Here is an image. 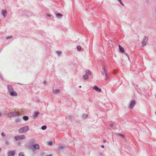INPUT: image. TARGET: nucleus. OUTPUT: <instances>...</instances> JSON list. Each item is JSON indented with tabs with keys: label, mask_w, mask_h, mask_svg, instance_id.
<instances>
[{
	"label": "nucleus",
	"mask_w": 156,
	"mask_h": 156,
	"mask_svg": "<svg viewBox=\"0 0 156 156\" xmlns=\"http://www.w3.org/2000/svg\"><path fill=\"white\" fill-rule=\"evenodd\" d=\"M5 143V144H6V145H9V143H8V142H7V141Z\"/></svg>",
	"instance_id": "nucleus-35"
},
{
	"label": "nucleus",
	"mask_w": 156,
	"mask_h": 156,
	"mask_svg": "<svg viewBox=\"0 0 156 156\" xmlns=\"http://www.w3.org/2000/svg\"><path fill=\"white\" fill-rule=\"evenodd\" d=\"M19 156H24V153L23 152H20L19 154Z\"/></svg>",
	"instance_id": "nucleus-25"
},
{
	"label": "nucleus",
	"mask_w": 156,
	"mask_h": 156,
	"mask_svg": "<svg viewBox=\"0 0 156 156\" xmlns=\"http://www.w3.org/2000/svg\"><path fill=\"white\" fill-rule=\"evenodd\" d=\"M155 114H156V112H155Z\"/></svg>",
	"instance_id": "nucleus-44"
},
{
	"label": "nucleus",
	"mask_w": 156,
	"mask_h": 156,
	"mask_svg": "<svg viewBox=\"0 0 156 156\" xmlns=\"http://www.w3.org/2000/svg\"><path fill=\"white\" fill-rule=\"evenodd\" d=\"M93 89H95L96 91L98 92H100L101 91V88H99L97 86H94L93 87Z\"/></svg>",
	"instance_id": "nucleus-9"
},
{
	"label": "nucleus",
	"mask_w": 156,
	"mask_h": 156,
	"mask_svg": "<svg viewBox=\"0 0 156 156\" xmlns=\"http://www.w3.org/2000/svg\"><path fill=\"white\" fill-rule=\"evenodd\" d=\"M118 0L119 2L120 3V4H121L122 5L124 6V4L122 2L121 0Z\"/></svg>",
	"instance_id": "nucleus-28"
},
{
	"label": "nucleus",
	"mask_w": 156,
	"mask_h": 156,
	"mask_svg": "<svg viewBox=\"0 0 156 156\" xmlns=\"http://www.w3.org/2000/svg\"><path fill=\"white\" fill-rule=\"evenodd\" d=\"M47 128V126L45 125L41 127V129L43 130H44Z\"/></svg>",
	"instance_id": "nucleus-24"
},
{
	"label": "nucleus",
	"mask_w": 156,
	"mask_h": 156,
	"mask_svg": "<svg viewBox=\"0 0 156 156\" xmlns=\"http://www.w3.org/2000/svg\"><path fill=\"white\" fill-rule=\"evenodd\" d=\"M148 37L146 36H144L143 41L141 43V45L142 46L145 45L147 42Z\"/></svg>",
	"instance_id": "nucleus-5"
},
{
	"label": "nucleus",
	"mask_w": 156,
	"mask_h": 156,
	"mask_svg": "<svg viewBox=\"0 0 156 156\" xmlns=\"http://www.w3.org/2000/svg\"><path fill=\"white\" fill-rule=\"evenodd\" d=\"M48 144L50 145H51L52 144V141H51L49 142L48 143Z\"/></svg>",
	"instance_id": "nucleus-31"
},
{
	"label": "nucleus",
	"mask_w": 156,
	"mask_h": 156,
	"mask_svg": "<svg viewBox=\"0 0 156 156\" xmlns=\"http://www.w3.org/2000/svg\"><path fill=\"white\" fill-rule=\"evenodd\" d=\"M47 16L50 17L51 16V15L49 14H48L47 15Z\"/></svg>",
	"instance_id": "nucleus-40"
},
{
	"label": "nucleus",
	"mask_w": 156,
	"mask_h": 156,
	"mask_svg": "<svg viewBox=\"0 0 156 156\" xmlns=\"http://www.w3.org/2000/svg\"><path fill=\"white\" fill-rule=\"evenodd\" d=\"M30 142L31 144H34L35 142V140L34 139H31L30 140Z\"/></svg>",
	"instance_id": "nucleus-18"
},
{
	"label": "nucleus",
	"mask_w": 156,
	"mask_h": 156,
	"mask_svg": "<svg viewBox=\"0 0 156 156\" xmlns=\"http://www.w3.org/2000/svg\"><path fill=\"white\" fill-rule=\"evenodd\" d=\"M23 118L24 120L27 121L29 119V117L27 116H24L23 117Z\"/></svg>",
	"instance_id": "nucleus-17"
},
{
	"label": "nucleus",
	"mask_w": 156,
	"mask_h": 156,
	"mask_svg": "<svg viewBox=\"0 0 156 156\" xmlns=\"http://www.w3.org/2000/svg\"><path fill=\"white\" fill-rule=\"evenodd\" d=\"M43 83L44 85H46L47 84V82H46V81H44V82Z\"/></svg>",
	"instance_id": "nucleus-33"
},
{
	"label": "nucleus",
	"mask_w": 156,
	"mask_h": 156,
	"mask_svg": "<svg viewBox=\"0 0 156 156\" xmlns=\"http://www.w3.org/2000/svg\"><path fill=\"white\" fill-rule=\"evenodd\" d=\"M30 147L32 151H34L35 150H39L40 146L38 144H35L30 145Z\"/></svg>",
	"instance_id": "nucleus-1"
},
{
	"label": "nucleus",
	"mask_w": 156,
	"mask_h": 156,
	"mask_svg": "<svg viewBox=\"0 0 156 156\" xmlns=\"http://www.w3.org/2000/svg\"><path fill=\"white\" fill-rule=\"evenodd\" d=\"M56 16L57 17L60 18L62 16V15L60 13H58L56 14Z\"/></svg>",
	"instance_id": "nucleus-19"
},
{
	"label": "nucleus",
	"mask_w": 156,
	"mask_h": 156,
	"mask_svg": "<svg viewBox=\"0 0 156 156\" xmlns=\"http://www.w3.org/2000/svg\"><path fill=\"white\" fill-rule=\"evenodd\" d=\"M20 121H21V119L19 118H17L16 120V122H18V123L20 122Z\"/></svg>",
	"instance_id": "nucleus-26"
},
{
	"label": "nucleus",
	"mask_w": 156,
	"mask_h": 156,
	"mask_svg": "<svg viewBox=\"0 0 156 156\" xmlns=\"http://www.w3.org/2000/svg\"><path fill=\"white\" fill-rule=\"evenodd\" d=\"M81 87V86H79V87L80 88V87Z\"/></svg>",
	"instance_id": "nucleus-43"
},
{
	"label": "nucleus",
	"mask_w": 156,
	"mask_h": 156,
	"mask_svg": "<svg viewBox=\"0 0 156 156\" xmlns=\"http://www.w3.org/2000/svg\"><path fill=\"white\" fill-rule=\"evenodd\" d=\"M83 78L84 80H87L88 78V76L87 74H86L84 75L83 76Z\"/></svg>",
	"instance_id": "nucleus-15"
},
{
	"label": "nucleus",
	"mask_w": 156,
	"mask_h": 156,
	"mask_svg": "<svg viewBox=\"0 0 156 156\" xmlns=\"http://www.w3.org/2000/svg\"><path fill=\"white\" fill-rule=\"evenodd\" d=\"M117 135L119 136H120L122 137H124V135L123 134H121L120 133H118L117 134Z\"/></svg>",
	"instance_id": "nucleus-29"
},
{
	"label": "nucleus",
	"mask_w": 156,
	"mask_h": 156,
	"mask_svg": "<svg viewBox=\"0 0 156 156\" xmlns=\"http://www.w3.org/2000/svg\"><path fill=\"white\" fill-rule=\"evenodd\" d=\"M10 94L12 96H16L17 95V94L15 91H13V90L10 92Z\"/></svg>",
	"instance_id": "nucleus-13"
},
{
	"label": "nucleus",
	"mask_w": 156,
	"mask_h": 156,
	"mask_svg": "<svg viewBox=\"0 0 156 156\" xmlns=\"http://www.w3.org/2000/svg\"><path fill=\"white\" fill-rule=\"evenodd\" d=\"M101 147L103 148H104L105 147H104V145H102L101 146Z\"/></svg>",
	"instance_id": "nucleus-38"
},
{
	"label": "nucleus",
	"mask_w": 156,
	"mask_h": 156,
	"mask_svg": "<svg viewBox=\"0 0 156 156\" xmlns=\"http://www.w3.org/2000/svg\"><path fill=\"white\" fill-rule=\"evenodd\" d=\"M135 101L134 100H133L131 101H130L129 105V108H133L134 106L135 105Z\"/></svg>",
	"instance_id": "nucleus-6"
},
{
	"label": "nucleus",
	"mask_w": 156,
	"mask_h": 156,
	"mask_svg": "<svg viewBox=\"0 0 156 156\" xmlns=\"http://www.w3.org/2000/svg\"><path fill=\"white\" fill-rule=\"evenodd\" d=\"M103 142L104 143L105 142H106V140H104V141H103Z\"/></svg>",
	"instance_id": "nucleus-42"
},
{
	"label": "nucleus",
	"mask_w": 156,
	"mask_h": 156,
	"mask_svg": "<svg viewBox=\"0 0 156 156\" xmlns=\"http://www.w3.org/2000/svg\"><path fill=\"white\" fill-rule=\"evenodd\" d=\"M110 126L111 127L114 126V124H111L110 125Z\"/></svg>",
	"instance_id": "nucleus-34"
},
{
	"label": "nucleus",
	"mask_w": 156,
	"mask_h": 156,
	"mask_svg": "<svg viewBox=\"0 0 156 156\" xmlns=\"http://www.w3.org/2000/svg\"><path fill=\"white\" fill-rule=\"evenodd\" d=\"M64 147L62 146H59L58 147V149L60 150H62L64 148Z\"/></svg>",
	"instance_id": "nucleus-21"
},
{
	"label": "nucleus",
	"mask_w": 156,
	"mask_h": 156,
	"mask_svg": "<svg viewBox=\"0 0 156 156\" xmlns=\"http://www.w3.org/2000/svg\"><path fill=\"white\" fill-rule=\"evenodd\" d=\"M19 115V113L16 112H9L8 114V116L10 117H13L15 116H16Z\"/></svg>",
	"instance_id": "nucleus-4"
},
{
	"label": "nucleus",
	"mask_w": 156,
	"mask_h": 156,
	"mask_svg": "<svg viewBox=\"0 0 156 156\" xmlns=\"http://www.w3.org/2000/svg\"><path fill=\"white\" fill-rule=\"evenodd\" d=\"M82 116L83 118H85L88 116V115L86 114H84Z\"/></svg>",
	"instance_id": "nucleus-27"
},
{
	"label": "nucleus",
	"mask_w": 156,
	"mask_h": 156,
	"mask_svg": "<svg viewBox=\"0 0 156 156\" xmlns=\"http://www.w3.org/2000/svg\"><path fill=\"white\" fill-rule=\"evenodd\" d=\"M1 13L4 17H5L7 14V11L5 10H2L1 11Z\"/></svg>",
	"instance_id": "nucleus-8"
},
{
	"label": "nucleus",
	"mask_w": 156,
	"mask_h": 156,
	"mask_svg": "<svg viewBox=\"0 0 156 156\" xmlns=\"http://www.w3.org/2000/svg\"><path fill=\"white\" fill-rule=\"evenodd\" d=\"M25 136L23 135H18L14 137L16 140H20L25 139Z\"/></svg>",
	"instance_id": "nucleus-3"
},
{
	"label": "nucleus",
	"mask_w": 156,
	"mask_h": 156,
	"mask_svg": "<svg viewBox=\"0 0 156 156\" xmlns=\"http://www.w3.org/2000/svg\"><path fill=\"white\" fill-rule=\"evenodd\" d=\"M46 156H52V155L51 154H49L48 155H46Z\"/></svg>",
	"instance_id": "nucleus-36"
},
{
	"label": "nucleus",
	"mask_w": 156,
	"mask_h": 156,
	"mask_svg": "<svg viewBox=\"0 0 156 156\" xmlns=\"http://www.w3.org/2000/svg\"><path fill=\"white\" fill-rule=\"evenodd\" d=\"M86 74H89V75H90L91 74V72L89 70H87L86 71Z\"/></svg>",
	"instance_id": "nucleus-20"
},
{
	"label": "nucleus",
	"mask_w": 156,
	"mask_h": 156,
	"mask_svg": "<svg viewBox=\"0 0 156 156\" xmlns=\"http://www.w3.org/2000/svg\"><path fill=\"white\" fill-rule=\"evenodd\" d=\"M125 55H126V56H127V57H128V54L127 53H125Z\"/></svg>",
	"instance_id": "nucleus-41"
},
{
	"label": "nucleus",
	"mask_w": 156,
	"mask_h": 156,
	"mask_svg": "<svg viewBox=\"0 0 156 156\" xmlns=\"http://www.w3.org/2000/svg\"><path fill=\"white\" fill-rule=\"evenodd\" d=\"M7 89L8 91L9 92L13 90V88L10 85H8L7 86Z\"/></svg>",
	"instance_id": "nucleus-10"
},
{
	"label": "nucleus",
	"mask_w": 156,
	"mask_h": 156,
	"mask_svg": "<svg viewBox=\"0 0 156 156\" xmlns=\"http://www.w3.org/2000/svg\"><path fill=\"white\" fill-rule=\"evenodd\" d=\"M12 36H9L7 37H6V38L7 40H8V39H9V38H12Z\"/></svg>",
	"instance_id": "nucleus-30"
},
{
	"label": "nucleus",
	"mask_w": 156,
	"mask_h": 156,
	"mask_svg": "<svg viewBox=\"0 0 156 156\" xmlns=\"http://www.w3.org/2000/svg\"><path fill=\"white\" fill-rule=\"evenodd\" d=\"M77 50L78 51H80L81 50V48L80 46L78 45L77 47Z\"/></svg>",
	"instance_id": "nucleus-22"
},
{
	"label": "nucleus",
	"mask_w": 156,
	"mask_h": 156,
	"mask_svg": "<svg viewBox=\"0 0 156 156\" xmlns=\"http://www.w3.org/2000/svg\"><path fill=\"white\" fill-rule=\"evenodd\" d=\"M15 152L14 151H9L8 152V156H14L15 155Z\"/></svg>",
	"instance_id": "nucleus-7"
},
{
	"label": "nucleus",
	"mask_w": 156,
	"mask_h": 156,
	"mask_svg": "<svg viewBox=\"0 0 156 156\" xmlns=\"http://www.w3.org/2000/svg\"><path fill=\"white\" fill-rule=\"evenodd\" d=\"M2 115V113L1 112H0V117H1Z\"/></svg>",
	"instance_id": "nucleus-39"
},
{
	"label": "nucleus",
	"mask_w": 156,
	"mask_h": 156,
	"mask_svg": "<svg viewBox=\"0 0 156 156\" xmlns=\"http://www.w3.org/2000/svg\"><path fill=\"white\" fill-rule=\"evenodd\" d=\"M0 77H1L2 80H3V78H2L1 74H0Z\"/></svg>",
	"instance_id": "nucleus-37"
},
{
	"label": "nucleus",
	"mask_w": 156,
	"mask_h": 156,
	"mask_svg": "<svg viewBox=\"0 0 156 156\" xmlns=\"http://www.w3.org/2000/svg\"><path fill=\"white\" fill-rule=\"evenodd\" d=\"M56 53L58 54V55L60 56L62 53L61 51H56Z\"/></svg>",
	"instance_id": "nucleus-23"
},
{
	"label": "nucleus",
	"mask_w": 156,
	"mask_h": 156,
	"mask_svg": "<svg viewBox=\"0 0 156 156\" xmlns=\"http://www.w3.org/2000/svg\"><path fill=\"white\" fill-rule=\"evenodd\" d=\"M29 129V126H26L21 128L19 130L18 132L20 133H26L28 131Z\"/></svg>",
	"instance_id": "nucleus-2"
},
{
	"label": "nucleus",
	"mask_w": 156,
	"mask_h": 156,
	"mask_svg": "<svg viewBox=\"0 0 156 156\" xmlns=\"http://www.w3.org/2000/svg\"><path fill=\"white\" fill-rule=\"evenodd\" d=\"M119 51L123 53L125 51L124 50V49L122 46H121L120 45H119Z\"/></svg>",
	"instance_id": "nucleus-11"
},
{
	"label": "nucleus",
	"mask_w": 156,
	"mask_h": 156,
	"mask_svg": "<svg viewBox=\"0 0 156 156\" xmlns=\"http://www.w3.org/2000/svg\"><path fill=\"white\" fill-rule=\"evenodd\" d=\"M1 135L2 136H5V134L4 133H1Z\"/></svg>",
	"instance_id": "nucleus-32"
},
{
	"label": "nucleus",
	"mask_w": 156,
	"mask_h": 156,
	"mask_svg": "<svg viewBox=\"0 0 156 156\" xmlns=\"http://www.w3.org/2000/svg\"><path fill=\"white\" fill-rule=\"evenodd\" d=\"M39 113V112H35L34 113V115H33V118H35L37 117Z\"/></svg>",
	"instance_id": "nucleus-14"
},
{
	"label": "nucleus",
	"mask_w": 156,
	"mask_h": 156,
	"mask_svg": "<svg viewBox=\"0 0 156 156\" xmlns=\"http://www.w3.org/2000/svg\"><path fill=\"white\" fill-rule=\"evenodd\" d=\"M60 92V90L59 89H55L53 90V92L54 93H58Z\"/></svg>",
	"instance_id": "nucleus-16"
},
{
	"label": "nucleus",
	"mask_w": 156,
	"mask_h": 156,
	"mask_svg": "<svg viewBox=\"0 0 156 156\" xmlns=\"http://www.w3.org/2000/svg\"><path fill=\"white\" fill-rule=\"evenodd\" d=\"M103 70L104 71V73H103V75L104 74L106 77V78H107V73L106 72V69L105 66L103 67Z\"/></svg>",
	"instance_id": "nucleus-12"
}]
</instances>
